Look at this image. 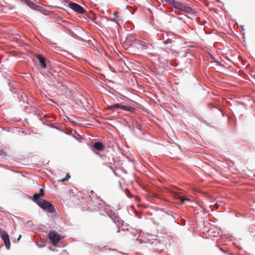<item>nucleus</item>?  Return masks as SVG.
<instances>
[{
	"label": "nucleus",
	"instance_id": "f257e3e1",
	"mask_svg": "<svg viewBox=\"0 0 255 255\" xmlns=\"http://www.w3.org/2000/svg\"><path fill=\"white\" fill-rule=\"evenodd\" d=\"M166 3L172 6L175 8L188 14L195 13L194 10L189 5L175 0H165Z\"/></svg>",
	"mask_w": 255,
	"mask_h": 255
},
{
	"label": "nucleus",
	"instance_id": "f03ea898",
	"mask_svg": "<svg viewBox=\"0 0 255 255\" xmlns=\"http://www.w3.org/2000/svg\"><path fill=\"white\" fill-rule=\"evenodd\" d=\"M35 203L43 210L48 213H53L55 211L54 206L51 203L45 200H40V201Z\"/></svg>",
	"mask_w": 255,
	"mask_h": 255
},
{
	"label": "nucleus",
	"instance_id": "7ed1b4c3",
	"mask_svg": "<svg viewBox=\"0 0 255 255\" xmlns=\"http://www.w3.org/2000/svg\"><path fill=\"white\" fill-rule=\"evenodd\" d=\"M48 238L53 246H56L61 240L60 235L55 231H51L48 234Z\"/></svg>",
	"mask_w": 255,
	"mask_h": 255
},
{
	"label": "nucleus",
	"instance_id": "20e7f679",
	"mask_svg": "<svg viewBox=\"0 0 255 255\" xmlns=\"http://www.w3.org/2000/svg\"><path fill=\"white\" fill-rule=\"evenodd\" d=\"M68 6L75 12H76L78 13L82 14L85 13V9L81 5L73 2H69Z\"/></svg>",
	"mask_w": 255,
	"mask_h": 255
},
{
	"label": "nucleus",
	"instance_id": "39448f33",
	"mask_svg": "<svg viewBox=\"0 0 255 255\" xmlns=\"http://www.w3.org/2000/svg\"><path fill=\"white\" fill-rule=\"evenodd\" d=\"M0 235L1 239L4 242L5 248L9 250L10 247V243L8 235L5 231L0 232Z\"/></svg>",
	"mask_w": 255,
	"mask_h": 255
},
{
	"label": "nucleus",
	"instance_id": "423d86ee",
	"mask_svg": "<svg viewBox=\"0 0 255 255\" xmlns=\"http://www.w3.org/2000/svg\"><path fill=\"white\" fill-rule=\"evenodd\" d=\"M44 194V190L43 188H40L39 190V194H34L32 197V200L34 202H37L40 201V200H44L43 199L40 198L41 197H43Z\"/></svg>",
	"mask_w": 255,
	"mask_h": 255
},
{
	"label": "nucleus",
	"instance_id": "0eeeda50",
	"mask_svg": "<svg viewBox=\"0 0 255 255\" xmlns=\"http://www.w3.org/2000/svg\"><path fill=\"white\" fill-rule=\"evenodd\" d=\"M134 42L135 43V46L137 47L138 49H140L141 50L146 49L147 48V46L146 45L145 43L139 40V39H134Z\"/></svg>",
	"mask_w": 255,
	"mask_h": 255
},
{
	"label": "nucleus",
	"instance_id": "6e6552de",
	"mask_svg": "<svg viewBox=\"0 0 255 255\" xmlns=\"http://www.w3.org/2000/svg\"><path fill=\"white\" fill-rule=\"evenodd\" d=\"M36 57L39 60V63L42 67L45 68L46 64L45 63V58L41 55H36Z\"/></svg>",
	"mask_w": 255,
	"mask_h": 255
},
{
	"label": "nucleus",
	"instance_id": "1a4fd4ad",
	"mask_svg": "<svg viewBox=\"0 0 255 255\" xmlns=\"http://www.w3.org/2000/svg\"><path fill=\"white\" fill-rule=\"evenodd\" d=\"M93 147L98 151H103L104 149V145L101 142H95Z\"/></svg>",
	"mask_w": 255,
	"mask_h": 255
},
{
	"label": "nucleus",
	"instance_id": "9d476101",
	"mask_svg": "<svg viewBox=\"0 0 255 255\" xmlns=\"http://www.w3.org/2000/svg\"><path fill=\"white\" fill-rule=\"evenodd\" d=\"M134 39H136L133 35H129L128 36L126 41L128 44L130 45H135V43L134 42Z\"/></svg>",
	"mask_w": 255,
	"mask_h": 255
},
{
	"label": "nucleus",
	"instance_id": "9b49d317",
	"mask_svg": "<svg viewBox=\"0 0 255 255\" xmlns=\"http://www.w3.org/2000/svg\"><path fill=\"white\" fill-rule=\"evenodd\" d=\"M21 1L24 2L28 6L33 9H36L37 6L33 2L29 0H20Z\"/></svg>",
	"mask_w": 255,
	"mask_h": 255
},
{
	"label": "nucleus",
	"instance_id": "f8f14e48",
	"mask_svg": "<svg viewBox=\"0 0 255 255\" xmlns=\"http://www.w3.org/2000/svg\"><path fill=\"white\" fill-rule=\"evenodd\" d=\"M174 196L175 198H179L180 200V202L182 204H183L185 201H189V199L188 198H183L182 196L179 195V193L177 192H174Z\"/></svg>",
	"mask_w": 255,
	"mask_h": 255
},
{
	"label": "nucleus",
	"instance_id": "ddd939ff",
	"mask_svg": "<svg viewBox=\"0 0 255 255\" xmlns=\"http://www.w3.org/2000/svg\"><path fill=\"white\" fill-rule=\"evenodd\" d=\"M121 109L125 111H129L131 112H133L135 110L134 108L133 107L125 106L123 105Z\"/></svg>",
	"mask_w": 255,
	"mask_h": 255
},
{
	"label": "nucleus",
	"instance_id": "4468645a",
	"mask_svg": "<svg viewBox=\"0 0 255 255\" xmlns=\"http://www.w3.org/2000/svg\"><path fill=\"white\" fill-rule=\"evenodd\" d=\"M122 105L121 104L118 103V104H114V105H111V106H109L108 107V109H110V110H113V109H114L115 108H120V109H121L122 108Z\"/></svg>",
	"mask_w": 255,
	"mask_h": 255
},
{
	"label": "nucleus",
	"instance_id": "2eb2a0df",
	"mask_svg": "<svg viewBox=\"0 0 255 255\" xmlns=\"http://www.w3.org/2000/svg\"><path fill=\"white\" fill-rule=\"evenodd\" d=\"M70 178V175L69 173H67L66 175V177L65 178L59 179L58 180L59 182H63L65 181L68 180V179Z\"/></svg>",
	"mask_w": 255,
	"mask_h": 255
},
{
	"label": "nucleus",
	"instance_id": "dca6fc26",
	"mask_svg": "<svg viewBox=\"0 0 255 255\" xmlns=\"http://www.w3.org/2000/svg\"><path fill=\"white\" fill-rule=\"evenodd\" d=\"M163 42L165 45L168 44H171L172 42V40L170 39H167L166 40H164Z\"/></svg>",
	"mask_w": 255,
	"mask_h": 255
},
{
	"label": "nucleus",
	"instance_id": "f3484780",
	"mask_svg": "<svg viewBox=\"0 0 255 255\" xmlns=\"http://www.w3.org/2000/svg\"><path fill=\"white\" fill-rule=\"evenodd\" d=\"M118 12H115L113 14V15H114V19L113 20V21H116L117 19L119 17L118 15Z\"/></svg>",
	"mask_w": 255,
	"mask_h": 255
},
{
	"label": "nucleus",
	"instance_id": "a211bd4d",
	"mask_svg": "<svg viewBox=\"0 0 255 255\" xmlns=\"http://www.w3.org/2000/svg\"><path fill=\"white\" fill-rule=\"evenodd\" d=\"M21 237V235H19L18 238L17 239V240L19 241L20 240V238Z\"/></svg>",
	"mask_w": 255,
	"mask_h": 255
}]
</instances>
